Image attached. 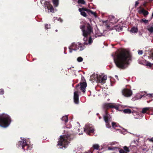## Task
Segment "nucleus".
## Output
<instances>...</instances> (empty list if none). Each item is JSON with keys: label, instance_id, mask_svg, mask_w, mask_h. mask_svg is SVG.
Segmentation results:
<instances>
[{"label": "nucleus", "instance_id": "f257e3e1", "mask_svg": "<svg viewBox=\"0 0 153 153\" xmlns=\"http://www.w3.org/2000/svg\"><path fill=\"white\" fill-rule=\"evenodd\" d=\"M131 59V56L129 52L122 51L114 57V62L117 67L123 69H125Z\"/></svg>", "mask_w": 153, "mask_h": 153}, {"label": "nucleus", "instance_id": "f03ea898", "mask_svg": "<svg viewBox=\"0 0 153 153\" xmlns=\"http://www.w3.org/2000/svg\"><path fill=\"white\" fill-rule=\"evenodd\" d=\"M87 86L86 81L84 76H82L80 82L76 86V90L74 93V96H79L80 95V91L83 93H84L85 91V88Z\"/></svg>", "mask_w": 153, "mask_h": 153}, {"label": "nucleus", "instance_id": "7ed1b4c3", "mask_svg": "<svg viewBox=\"0 0 153 153\" xmlns=\"http://www.w3.org/2000/svg\"><path fill=\"white\" fill-rule=\"evenodd\" d=\"M70 137L69 135H61L58 141V146L59 148L62 149H65L69 143Z\"/></svg>", "mask_w": 153, "mask_h": 153}, {"label": "nucleus", "instance_id": "20e7f679", "mask_svg": "<svg viewBox=\"0 0 153 153\" xmlns=\"http://www.w3.org/2000/svg\"><path fill=\"white\" fill-rule=\"evenodd\" d=\"M11 119L9 116L7 114H0V126L6 128L10 125Z\"/></svg>", "mask_w": 153, "mask_h": 153}, {"label": "nucleus", "instance_id": "39448f33", "mask_svg": "<svg viewBox=\"0 0 153 153\" xmlns=\"http://www.w3.org/2000/svg\"><path fill=\"white\" fill-rule=\"evenodd\" d=\"M80 27L83 32V35L85 37H86L88 35H90L91 33L93 32V27L89 23L81 25Z\"/></svg>", "mask_w": 153, "mask_h": 153}, {"label": "nucleus", "instance_id": "423d86ee", "mask_svg": "<svg viewBox=\"0 0 153 153\" xmlns=\"http://www.w3.org/2000/svg\"><path fill=\"white\" fill-rule=\"evenodd\" d=\"M18 145L19 147H22V148L23 149L24 151L26 149L27 150H31L32 147L30 146L27 143H26V139L23 138L22 139L21 141H19Z\"/></svg>", "mask_w": 153, "mask_h": 153}, {"label": "nucleus", "instance_id": "0eeeda50", "mask_svg": "<svg viewBox=\"0 0 153 153\" xmlns=\"http://www.w3.org/2000/svg\"><path fill=\"white\" fill-rule=\"evenodd\" d=\"M137 145L136 141L134 140L132 143L129 148L125 146L124 147L123 149H121L119 150V152L120 153H128L130 151L129 149H131L132 147L135 148Z\"/></svg>", "mask_w": 153, "mask_h": 153}, {"label": "nucleus", "instance_id": "6e6552de", "mask_svg": "<svg viewBox=\"0 0 153 153\" xmlns=\"http://www.w3.org/2000/svg\"><path fill=\"white\" fill-rule=\"evenodd\" d=\"M103 118L106 123V127L107 128H110L111 126L109 124V123L111 121V116L108 113L105 111V114L103 116Z\"/></svg>", "mask_w": 153, "mask_h": 153}, {"label": "nucleus", "instance_id": "1a4fd4ad", "mask_svg": "<svg viewBox=\"0 0 153 153\" xmlns=\"http://www.w3.org/2000/svg\"><path fill=\"white\" fill-rule=\"evenodd\" d=\"M119 105L114 103H105L104 104L103 107L105 109L114 108L117 110H119Z\"/></svg>", "mask_w": 153, "mask_h": 153}, {"label": "nucleus", "instance_id": "9d476101", "mask_svg": "<svg viewBox=\"0 0 153 153\" xmlns=\"http://www.w3.org/2000/svg\"><path fill=\"white\" fill-rule=\"evenodd\" d=\"M94 131V128L91 125L88 124L85 125L84 131L86 134H89L90 133H93Z\"/></svg>", "mask_w": 153, "mask_h": 153}, {"label": "nucleus", "instance_id": "9b49d317", "mask_svg": "<svg viewBox=\"0 0 153 153\" xmlns=\"http://www.w3.org/2000/svg\"><path fill=\"white\" fill-rule=\"evenodd\" d=\"M137 12L139 14H143L145 17H146L149 14V12L145 10L141 6L137 9Z\"/></svg>", "mask_w": 153, "mask_h": 153}, {"label": "nucleus", "instance_id": "f8f14e48", "mask_svg": "<svg viewBox=\"0 0 153 153\" xmlns=\"http://www.w3.org/2000/svg\"><path fill=\"white\" fill-rule=\"evenodd\" d=\"M79 11H86L87 13L90 15H93L95 17L97 16V13L95 12H94L92 11L91 10L88 9L84 7H82L79 8Z\"/></svg>", "mask_w": 153, "mask_h": 153}, {"label": "nucleus", "instance_id": "ddd939ff", "mask_svg": "<svg viewBox=\"0 0 153 153\" xmlns=\"http://www.w3.org/2000/svg\"><path fill=\"white\" fill-rule=\"evenodd\" d=\"M79 11H86L87 13L90 15H93L95 17L97 16V13L95 12H94L92 11L91 10L88 9L84 7H82L79 8Z\"/></svg>", "mask_w": 153, "mask_h": 153}, {"label": "nucleus", "instance_id": "4468645a", "mask_svg": "<svg viewBox=\"0 0 153 153\" xmlns=\"http://www.w3.org/2000/svg\"><path fill=\"white\" fill-rule=\"evenodd\" d=\"M97 81L98 83H101L102 84H104L106 82L107 79V76L104 75L102 77L101 75L97 76Z\"/></svg>", "mask_w": 153, "mask_h": 153}, {"label": "nucleus", "instance_id": "2eb2a0df", "mask_svg": "<svg viewBox=\"0 0 153 153\" xmlns=\"http://www.w3.org/2000/svg\"><path fill=\"white\" fill-rule=\"evenodd\" d=\"M45 9H48V10H49V11L53 13L54 12V8L51 4L49 2L46 1L45 3Z\"/></svg>", "mask_w": 153, "mask_h": 153}, {"label": "nucleus", "instance_id": "dca6fc26", "mask_svg": "<svg viewBox=\"0 0 153 153\" xmlns=\"http://www.w3.org/2000/svg\"><path fill=\"white\" fill-rule=\"evenodd\" d=\"M122 94L124 96H131L132 94V91L128 88H124L122 91Z\"/></svg>", "mask_w": 153, "mask_h": 153}, {"label": "nucleus", "instance_id": "f3484780", "mask_svg": "<svg viewBox=\"0 0 153 153\" xmlns=\"http://www.w3.org/2000/svg\"><path fill=\"white\" fill-rule=\"evenodd\" d=\"M72 47L74 48V50L76 51L79 49V44L77 45L75 43H72Z\"/></svg>", "mask_w": 153, "mask_h": 153}, {"label": "nucleus", "instance_id": "a211bd4d", "mask_svg": "<svg viewBox=\"0 0 153 153\" xmlns=\"http://www.w3.org/2000/svg\"><path fill=\"white\" fill-rule=\"evenodd\" d=\"M68 118L67 115H65L62 117V121L65 124H66L68 121Z\"/></svg>", "mask_w": 153, "mask_h": 153}, {"label": "nucleus", "instance_id": "6ab92c4d", "mask_svg": "<svg viewBox=\"0 0 153 153\" xmlns=\"http://www.w3.org/2000/svg\"><path fill=\"white\" fill-rule=\"evenodd\" d=\"M52 1L55 7H57L58 6L59 0H52Z\"/></svg>", "mask_w": 153, "mask_h": 153}, {"label": "nucleus", "instance_id": "aec40b11", "mask_svg": "<svg viewBox=\"0 0 153 153\" xmlns=\"http://www.w3.org/2000/svg\"><path fill=\"white\" fill-rule=\"evenodd\" d=\"M150 108L149 107H146L143 108L142 112L143 113H147V111H148Z\"/></svg>", "mask_w": 153, "mask_h": 153}, {"label": "nucleus", "instance_id": "412c9836", "mask_svg": "<svg viewBox=\"0 0 153 153\" xmlns=\"http://www.w3.org/2000/svg\"><path fill=\"white\" fill-rule=\"evenodd\" d=\"M138 31V29L136 27H133L130 30V31L133 33H137Z\"/></svg>", "mask_w": 153, "mask_h": 153}, {"label": "nucleus", "instance_id": "4be33fe9", "mask_svg": "<svg viewBox=\"0 0 153 153\" xmlns=\"http://www.w3.org/2000/svg\"><path fill=\"white\" fill-rule=\"evenodd\" d=\"M79 96H74V103L77 104L79 102Z\"/></svg>", "mask_w": 153, "mask_h": 153}, {"label": "nucleus", "instance_id": "5701e85b", "mask_svg": "<svg viewBox=\"0 0 153 153\" xmlns=\"http://www.w3.org/2000/svg\"><path fill=\"white\" fill-rule=\"evenodd\" d=\"M140 96H145V95H146V96L148 95H149V96H152V94H147L146 92L145 91H144L143 92H140Z\"/></svg>", "mask_w": 153, "mask_h": 153}, {"label": "nucleus", "instance_id": "b1692460", "mask_svg": "<svg viewBox=\"0 0 153 153\" xmlns=\"http://www.w3.org/2000/svg\"><path fill=\"white\" fill-rule=\"evenodd\" d=\"M124 113L126 114H130L131 112V111L129 109H124L123 111Z\"/></svg>", "mask_w": 153, "mask_h": 153}, {"label": "nucleus", "instance_id": "393cba45", "mask_svg": "<svg viewBox=\"0 0 153 153\" xmlns=\"http://www.w3.org/2000/svg\"><path fill=\"white\" fill-rule=\"evenodd\" d=\"M80 12L81 14L83 16L85 17H86L88 16L86 13L84 11H79Z\"/></svg>", "mask_w": 153, "mask_h": 153}, {"label": "nucleus", "instance_id": "a878e982", "mask_svg": "<svg viewBox=\"0 0 153 153\" xmlns=\"http://www.w3.org/2000/svg\"><path fill=\"white\" fill-rule=\"evenodd\" d=\"M112 125L113 128H115L116 127H118V126H118L117 124L116 123L114 122H112Z\"/></svg>", "mask_w": 153, "mask_h": 153}, {"label": "nucleus", "instance_id": "bb28decb", "mask_svg": "<svg viewBox=\"0 0 153 153\" xmlns=\"http://www.w3.org/2000/svg\"><path fill=\"white\" fill-rule=\"evenodd\" d=\"M77 2L78 4H85V1L84 0H78Z\"/></svg>", "mask_w": 153, "mask_h": 153}, {"label": "nucleus", "instance_id": "cd10ccee", "mask_svg": "<svg viewBox=\"0 0 153 153\" xmlns=\"http://www.w3.org/2000/svg\"><path fill=\"white\" fill-rule=\"evenodd\" d=\"M140 22H144L145 24H147L148 23V21L146 19H142L140 20Z\"/></svg>", "mask_w": 153, "mask_h": 153}, {"label": "nucleus", "instance_id": "c85d7f7f", "mask_svg": "<svg viewBox=\"0 0 153 153\" xmlns=\"http://www.w3.org/2000/svg\"><path fill=\"white\" fill-rule=\"evenodd\" d=\"M148 30L151 33H153V26H152L148 29Z\"/></svg>", "mask_w": 153, "mask_h": 153}, {"label": "nucleus", "instance_id": "c756f323", "mask_svg": "<svg viewBox=\"0 0 153 153\" xmlns=\"http://www.w3.org/2000/svg\"><path fill=\"white\" fill-rule=\"evenodd\" d=\"M85 46H82V45L81 44H79V50L80 51H81L83 50L85 48Z\"/></svg>", "mask_w": 153, "mask_h": 153}, {"label": "nucleus", "instance_id": "7c9ffc66", "mask_svg": "<svg viewBox=\"0 0 153 153\" xmlns=\"http://www.w3.org/2000/svg\"><path fill=\"white\" fill-rule=\"evenodd\" d=\"M77 61L79 62H81L83 60V59L81 57H79L77 58Z\"/></svg>", "mask_w": 153, "mask_h": 153}, {"label": "nucleus", "instance_id": "2f4dec72", "mask_svg": "<svg viewBox=\"0 0 153 153\" xmlns=\"http://www.w3.org/2000/svg\"><path fill=\"white\" fill-rule=\"evenodd\" d=\"M51 28L50 25H48V24H46L45 25V28L46 29H50Z\"/></svg>", "mask_w": 153, "mask_h": 153}, {"label": "nucleus", "instance_id": "473e14b6", "mask_svg": "<svg viewBox=\"0 0 153 153\" xmlns=\"http://www.w3.org/2000/svg\"><path fill=\"white\" fill-rule=\"evenodd\" d=\"M93 42V40L91 38V37L90 36L88 41V44H91Z\"/></svg>", "mask_w": 153, "mask_h": 153}, {"label": "nucleus", "instance_id": "72a5a7b5", "mask_svg": "<svg viewBox=\"0 0 153 153\" xmlns=\"http://www.w3.org/2000/svg\"><path fill=\"white\" fill-rule=\"evenodd\" d=\"M69 52L70 53H71L72 51L74 50V48H73L72 47V45L69 47Z\"/></svg>", "mask_w": 153, "mask_h": 153}, {"label": "nucleus", "instance_id": "f704fd0d", "mask_svg": "<svg viewBox=\"0 0 153 153\" xmlns=\"http://www.w3.org/2000/svg\"><path fill=\"white\" fill-rule=\"evenodd\" d=\"M4 93V91L3 89L1 88L0 89V94L1 95H3Z\"/></svg>", "mask_w": 153, "mask_h": 153}, {"label": "nucleus", "instance_id": "c9c22d12", "mask_svg": "<svg viewBox=\"0 0 153 153\" xmlns=\"http://www.w3.org/2000/svg\"><path fill=\"white\" fill-rule=\"evenodd\" d=\"M138 53L139 54L142 55L143 53V52L142 50H139L138 51Z\"/></svg>", "mask_w": 153, "mask_h": 153}, {"label": "nucleus", "instance_id": "e433bc0d", "mask_svg": "<svg viewBox=\"0 0 153 153\" xmlns=\"http://www.w3.org/2000/svg\"><path fill=\"white\" fill-rule=\"evenodd\" d=\"M118 148H117V147H108V149L109 150H114L115 149H117Z\"/></svg>", "mask_w": 153, "mask_h": 153}, {"label": "nucleus", "instance_id": "4c0bfd02", "mask_svg": "<svg viewBox=\"0 0 153 153\" xmlns=\"http://www.w3.org/2000/svg\"><path fill=\"white\" fill-rule=\"evenodd\" d=\"M146 65L147 66H149L150 67H151L152 66V64H151V63H150L149 62H147L146 63Z\"/></svg>", "mask_w": 153, "mask_h": 153}, {"label": "nucleus", "instance_id": "58836bf2", "mask_svg": "<svg viewBox=\"0 0 153 153\" xmlns=\"http://www.w3.org/2000/svg\"><path fill=\"white\" fill-rule=\"evenodd\" d=\"M116 131H118L119 132H120L121 133H123V134H124V133H123L122 132V130H121V129H119V128H117V129H116Z\"/></svg>", "mask_w": 153, "mask_h": 153}, {"label": "nucleus", "instance_id": "ea45409f", "mask_svg": "<svg viewBox=\"0 0 153 153\" xmlns=\"http://www.w3.org/2000/svg\"><path fill=\"white\" fill-rule=\"evenodd\" d=\"M139 4V2L138 1H136L135 2V7H136Z\"/></svg>", "mask_w": 153, "mask_h": 153}, {"label": "nucleus", "instance_id": "a19ab883", "mask_svg": "<svg viewBox=\"0 0 153 153\" xmlns=\"http://www.w3.org/2000/svg\"><path fill=\"white\" fill-rule=\"evenodd\" d=\"M58 21H59L60 22H62L63 21V20L60 18H59L58 19Z\"/></svg>", "mask_w": 153, "mask_h": 153}, {"label": "nucleus", "instance_id": "79ce46f5", "mask_svg": "<svg viewBox=\"0 0 153 153\" xmlns=\"http://www.w3.org/2000/svg\"><path fill=\"white\" fill-rule=\"evenodd\" d=\"M149 141L151 142H153V138H150L149 139Z\"/></svg>", "mask_w": 153, "mask_h": 153}, {"label": "nucleus", "instance_id": "37998d69", "mask_svg": "<svg viewBox=\"0 0 153 153\" xmlns=\"http://www.w3.org/2000/svg\"><path fill=\"white\" fill-rule=\"evenodd\" d=\"M150 56L151 57H152V58L153 59V52L152 53Z\"/></svg>", "mask_w": 153, "mask_h": 153}, {"label": "nucleus", "instance_id": "c03bdc74", "mask_svg": "<svg viewBox=\"0 0 153 153\" xmlns=\"http://www.w3.org/2000/svg\"><path fill=\"white\" fill-rule=\"evenodd\" d=\"M137 99L136 98V97H134L132 99V100H133V101H134L135 100H137Z\"/></svg>", "mask_w": 153, "mask_h": 153}, {"label": "nucleus", "instance_id": "a18cd8bd", "mask_svg": "<svg viewBox=\"0 0 153 153\" xmlns=\"http://www.w3.org/2000/svg\"><path fill=\"white\" fill-rule=\"evenodd\" d=\"M88 92L89 93V94H88V96H91V91H88Z\"/></svg>", "mask_w": 153, "mask_h": 153}, {"label": "nucleus", "instance_id": "49530a36", "mask_svg": "<svg viewBox=\"0 0 153 153\" xmlns=\"http://www.w3.org/2000/svg\"><path fill=\"white\" fill-rule=\"evenodd\" d=\"M71 126H70L69 127H68V126H66V128H71Z\"/></svg>", "mask_w": 153, "mask_h": 153}, {"label": "nucleus", "instance_id": "de8ad7c7", "mask_svg": "<svg viewBox=\"0 0 153 153\" xmlns=\"http://www.w3.org/2000/svg\"><path fill=\"white\" fill-rule=\"evenodd\" d=\"M115 143L114 142H112L111 143V145H114L115 144Z\"/></svg>", "mask_w": 153, "mask_h": 153}, {"label": "nucleus", "instance_id": "09e8293b", "mask_svg": "<svg viewBox=\"0 0 153 153\" xmlns=\"http://www.w3.org/2000/svg\"><path fill=\"white\" fill-rule=\"evenodd\" d=\"M54 20H55L56 19H57L56 17H54L53 18Z\"/></svg>", "mask_w": 153, "mask_h": 153}, {"label": "nucleus", "instance_id": "8fccbe9b", "mask_svg": "<svg viewBox=\"0 0 153 153\" xmlns=\"http://www.w3.org/2000/svg\"><path fill=\"white\" fill-rule=\"evenodd\" d=\"M82 134V132H81V133H79V135H80V134Z\"/></svg>", "mask_w": 153, "mask_h": 153}, {"label": "nucleus", "instance_id": "3c124183", "mask_svg": "<svg viewBox=\"0 0 153 153\" xmlns=\"http://www.w3.org/2000/svg\"><path fill=\"white\" fill-rule=\"evenodd\" d=\"M115 77H117V78H118V76L117 75H115Z\"/></svg>", "mask_w": 153, "mask_h": 153}, {"label": "nucleus", "instance_id": "603ef678", "mask_svg": "<svg viewBox=\"0 0 153 153\" xmlns=\"http://www.w3.org/2000/svg\"><path fill=\"white\" fill-rule=\"evenodd\" d=\"M134 118H135V119H137V118H138V117H134Z\"/></svg>", "mask_w": 153, "mask_h": 153}, {"label": "nucleus", "instance_id": "864d4df0", "mask_svg": "<svg viewBox=\"0 0 153 153\" xmlns=\"http://www.w3.org/2000/svg\"><path fill=\"white\" fill-rule=\"evenodd\" d=\"M57 31H58V30H56V32H57Z\"/></svg>", "mask_w": 153, "mask_h": 153}, {"label": "nucleus", "instance_id": "5fc2aeb1", "mask_svg": "<svg viewBox=\"0 0 153 153\" xmlns=\"http://www.w3.org/2000/svg\"><path fill=\"white\" fill-rule=\"evenodd\" d=\"M142 97H140V98H140V99H141V98H142Z\"/></svg>", "mask_w": 153, "mask_h": 153}, {"label": "nucleus", "instance_id": "6e6d98bb", "mask_svg": "<svg viewBox=\"0 0 153 153\" xmlns=\"http://www.w3.org/2000/svg\"><path fill=\"white\" fill-rule=\"evenodd\" d=\"M78 131H79V129H78Z\"/></svg>", "mask_w": 153, "mask_h": 153}, {"label": "nucleus", "instance_id": "4d7b16f0", "mask_svg": "<svg viewBox=\"0 0 153 153\" xmlns=\"http://www.w3.org/2000/svg\"><path fill=\"white\" fill-rule=\"evenodd\" d=\"M85 44H86V43H85H85H84V44H85ZM86 44H87V43H86Z\"/></svg>", "mask_w": 153, "mask_h": 153}, {"label": "nucleus", "instance_id": "13d9d810", "mask_svg": "<svg viewBox=\"0 0 153 153\" xmlns=\"http://www.w3.org/2000/svg\"><path fill=\"white\" fill-rule=\"evenodd\" d=\"M122 128L123 129V130H124V129H123V128Z\"/></svg>", "mask_w": 153, "mask_h": 153}, {"label": "nucleus", "instance_id": "bf43d9fd", "mask_svg": "<svg viewBox=\"0 0 153 153\" xmlns=\"http://www.w3.org/2000/svg\"><path fill=\"white\" fill-rule=\"evenodd\" d=\"M99 118L100 119V117H99Z\"/></svg>", "mask_w": 153, "mask_h": 153}]
</instances>
